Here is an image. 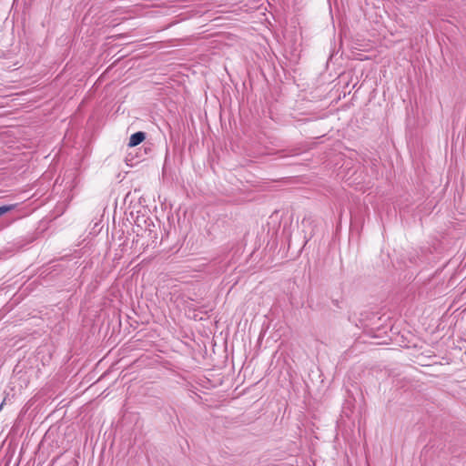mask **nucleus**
I'll list each match as a JSON object with an SVG mask.
<instances>
[{
	"label": "nucleus",
	"instance_id": "nucleus-2",
	"mask_svg": "<svg viewBox=\"0 0 466 466\" xmlns=\"http://www.w3.org/2000/svg\"><path fill=\"white\" fill-rule=\"evenodd\" d=\"M16 207V204H11V205H4L0 207V217L5 215V213L15 209Z\"/></svg>",
	"mask_w": 466,
	"mask_h": 466
},
{
	"label": "nucleus",
	"instance_id": "nucleus-3",
	"mask_svg": "<svg viewBox=\"0 0 466 466\" xmlns=\"http://www.w3.org/2000/svg\"><path fill=\"white\" fill-rule=\"evenodd\" d=\"M3 405H4V402H2V403L0 404V409H2Z\"/></svg>",
	"mask_w": 466,
	"mask_h": 466
},
{
	"label": "nucleus",
	"instance_id": "nucleus-1",
	"mask_svg": "<svg viewBox=\"0 0 466 466\" xmlns=\"http://www.w3.org/2000/svg\"><path fill=\"white\" fill-rule=\"evenodd\" d=\"M146 138V134L142 131L136 132L130 136L128 146L136 147L142 143Z\"/></svg>",
	"mask_w": 466,
	"mask_h": 466
}]
</instances>
